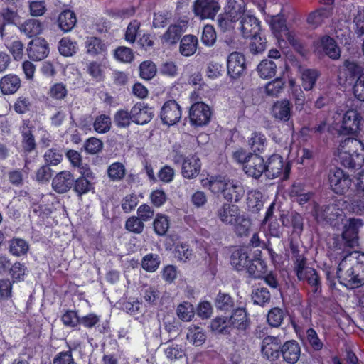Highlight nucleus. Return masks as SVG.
Returning <instances> with one entry per match:
<instances>
[{"instance_id":"37","label":"nucleus","mask_w":364,"mask_h":364,"mask_svg":"<svg viewBox=\"0 0 364 364\" xmlns=\"http://www.w3.org/2000/svg\"><path fill=\"white\" fill-rule=\"evenodd\" d=\"M186 338L193 345L200 346L205 341L206 336L202 328L192 325L188 329Z\"/></svg>"},{"instance_id":"58","label":"nucleus","mask_w":364,"mask_h":364,"mask_svg":"<svg viewBox=\"0 0 364 364\" xmlns=\"http://www.w3.org/2000/svg\"><path fill=\"white\" fill-rule=\"evenodd\" d=\"M131 122V111L129 112L125 109H119L114 115V122L119 128L128 127Z\"/></svg>"},{"instance_id":"41","label":"nucleus","mask_w":364,"mask_h":364,"mask_svg":"<svg viewBox=\"0 0 364 364\" xmlns=\"http://www.w3.org/2000/svg\"><path fill=\"white\" fill-rule=\"evenodd\" d=\"M242 187L233 181H228L223 194L224 198L228 201H238L242 196Z\"/></svg>"},{"instance_id":"3","label":"nucleus","mask_w":364,"mask_h":364,"mask_svg":"<svg viewBox=\"0 0 364 364\" xmlns=\"http://www.w3.org/2000/svg\"><path fill=\"white\" fill-rule=\"evenodd\" d=\"M355 188V193L344 200L345 208L352 213L364 215V170L358 173Z\"/></svg>"},{"instance_id":"20","label":"nucleus","mask_w":364,"mask_h":364,"mask_svg":"<svg viewBox=\"0 0 364 364\" xmlns=\"http://www.w3.org/2000/svg\"><path fill=\"white\" fill-rule=\"evenodd\" d=\"M280 355L284 361L287 363H296L301 355V348L299 343L294 340L286 341L281 347Z\"/></svg>"},{"instance_id":"48","label":"nucleus","mask_w":364,"mask_h":364,"mask_svg":"<svg viewBox=\"0 0 364 364\" xmlns=\"http://www.w3.org/2000/svg\"><path fill=\"white\" fill-rule=\"evenodd\" d=\"M286 313L285 311L279 307L271 309L267 316L268 323L272 327H279L284 321Z\"/></svg>"},{"instance_id":"44","label":"nucleus","mask_w":364,"mask_h":364,"mask_svg":"<svg viewBox=\"0 0 364 364\" xmlns=\"http://www.w3.org/2000/svg\"><path fill=\"white\" fill-rule=\"evenodd\" d=\"M154 230L159 236L165 235L169 229L170 221L166 215L158 213L153 223Z\"/></svg>"},{"instance_id":"56","label":"nucleus","mask_w":364,"mask_h":364,"mask_svg":"<svg viewBox=\"0 0 364 364\" xmlns=\"http://www.w3.org/2000/svg\"><path fill=\"white\" fill-rule=\"evenodd\" d=\"M270 26L272 31L278 38L283 37L282 34L288 30L284 18L280 16H274L272 18L270 21Z\"/></svg>"},{"instance_id":"47","label":"nucleus","mask_w":364,"mask_h":364,"mask_svg":"<svg viewBox=\"0 0 364 364\" xmlns=\"http://www.w3.org/2000/svg\"><path fill=\"white\" fill-rule=\"evenodd\" d=\"M277 65L270 60H263L257 66V71L262 78L266 79L275 75Z\"/></svg>"},{"instance_id":"36","label":"nucleus","mask_w":364,"mask_h":364,"mask_svg":"<svg viewBox=\"0 0 364 364\" xmlns=\"http://www.w3.org/2000/svg\"><path fill=\"white\" fill-rule=\"evenodd\" d=\"M75 14L70 10H65L58 16V26L62 31L68 32L72 30L76 23Z\"/></svg>"},{"instance_id":"42","label":"nucleus","mask_w":364,"mask_h":364,"mask_svg":"<svg viewBox=\"0 0 364 364\" xmlns=\"http://www.w3.org/2000/svg\"><path fill=\"white\" fill-rule=\"evenodd\" d=\"M247 143L250 149L253 152H260L264 151L266 146L267 139L264 134L255 132L251 134Z\"/></svg>"},{"instance_id":"23","label":"nucleus","mask_w":364,"mask_h":364,"mask_svg":"<svg viewBox=\"0 0 364 364\" xmlns=\"http://www.w3.org/2000/svg\"><path fill=\"white\" fill-rule=\"evenodd\" d=\"M200 168L201 163L200 159L197 156L193 155L186 157L183 160L181 173L186 178H195L200 173Z\"/></svg>"},{"instance_id":"60","label":"nucleus","mask_w":364,"mask_h":364,"mask_svg":"<svg viewBox=\"0 0 364 364\" xmlns=\"http://www.w3.org/2000/svg\"><path fill=\"white\" fill-rule=\"evenodd\" d=\"M144 227V223L138 216H131L125 223L126 230L135 234H141Z\"/></svg>"},{"instance_id":"62","label":"nucleus","mask_w":364,"mask_h":364,"mask_svg":"<svg viewBox=\"0 0 364 364\" xmlns=\"http://www.w3.org/2000/svg\"><path fill=\"white\" fill-rule=\"evenodd\" d=\"M353 15L355 32L358 36H362L364 34V8L358 7Z\"/></svg>"},{"instance_id":"7","label":"nucleus","mask_w":364,"mask_h":364,"mask_svg":"<svg viewBox=\"0 0 364 364\" xmlns=\"http://www.w3.org/2000/svg\"><path fill=\"white\" fill-rule=\"evenodd\" d=\"M211 115L210 107L203 102H195L189 110L190 122L197 127L206 125L210 122Z\"/></svg>"},{"instance_id":"2","label":"nucleus","mask_w":364,"mask_h":364,"mask_svg":"<svg viewBox=\"0 0 364 364\" xmlns=\"http://www.w3.org/2000/svg\"><path fill=\"white\" fill-rule=\"evenodd\" d=\"M291 250L293 254L294 271L297 279L299 281H306L312 288V292L318 296L321 292V284L317 272L314 268L307 266L306 258L299 254L297 247L291 245Z\"/></svg>"},{"instance_id":"15","label":"nucleus","mask_w":364,"mask_h":364,"mask_svg":"<svg viewBox=\"0 0 364 364\" xmlns=\"http://www.w3.org/2000/svg\"><path fill=\"white\" fill-rule=\"evenodd\" d=\"M132 122L137 124H146L149 122L153 117L154 112L144 102H138L131 109Z\"/></svg>"},{"instance_id":"14","label":"nucleus","mask_w":364,"mask_h":364,"mask_svg":"<svg viewBox=\"0 0 364 364\" xmlns=\"http://www.w3.org/2000/svg\"><path fill=\"white\" fill-rule=\"evenodd\" d=\"M240 30L244 38H248L259 34L260 21L254 16L243 14L240 17Z\"/></svg>"},{"instance_id":"13","label":"nucleus","mask_w":364,"mask_h":364,"mask_svg":"<svg viewBox=\"0 0 364 364\" xmlns=\"http://www.w3.org/2000/svg\"><path fill=\"white\" fill-rule=\"evenodd\" d=\"M362 75H364L363 68L357 62L349 59L345 60L338 69L339 77L343 76L346 81H350V83Z\"/></svg>"},{"instance_id":"6","label":"nucleus","mask_w":364,"mask_h":364,"mask_svg":"<svg viewBox=\"0 0 364 364\" xmlns=\"http://www.w3.org/2000/svg\"><path fill=\"white\" fill-rule=\"evenodd\" d=\"M362 225L363 221L359 218H350L344 224L342 240L345 247L354 248L358 246V230Z\"/></svg>"},{"instance_id":"57","label":"nucleus","mask_w":364,"mask_h":364,"mask_svg":"<svg viewBox=\"0 0 364 364\" xmlns=\"http://www.w3.org/2000/svg\"><path fill=\"white\" fill-rule=\"evenodd\" d=\"M329 16V11L321 8L309 14L307 18V22L312 26L316 27L321 24L326 18Z\"/></svg>"},{"instance_id":"4","label":"nucleus","mask_w":364,"mask_h":364,"mask_svg":"<svg viewBox=\"0 0 364 364\" xmlns=\"http://www.w3.org/2000/svg\"><path fill=\"white\" fill-rule=\"evenodd\" d=\"M345 203L344 200H338L316 209V219L318 221H326L332 225H336L337 220H342L344 217L343 207L345 208Z\"/></svg>"},{"instance_id":"16","label":"nucleus","mask_w":364,"mask_h":364,"mask_svg":"<svg viewBox=\"0 0 364 364\" xmlns=\"http://www.w3.org/2000/svg\"><path fill=\"white\" fill-rule=\"evenodd\" d=\"M227 68L231 77H239L246 68L245 56L237 52L230 53L227 60Z\"/></svg>"},{"instance_id":"35","label":"nucleus","mask_w":364,"mask_h":364,"mask_svg":"<svg viewBox=\"0 0 364 364\" xmlns=\"http://www.w3.org/2000/svg\"><path fill=\"white\" fill-rule=\"evenodd\" d=\"M22 136V146L26 152H31L36 148V141L34 136L32 134L31 127H29V122H24L21 128Z\"/></svg>"},{"instance_id":"64","label":"nucleus","mask_w":364,"mask_h":364,"mask_svg":"<svg viewBox=\"0 0 364 364\" xmlns=\"http://www.w3.org/2000/svg\"><path fill=\"white\" fill-rule=\"evenodd\" d=\"M250 38L251 42L249 46L250 52L255 55L262 53L266 48L265 39L262 38L259 34Z\"/></svg>"},{"instance_id":"24","label":"nucleus","mask_w":364,"mask_h":364,"mask_svg":"<svg viewBox=\"0 0 364 364\" xmlns=\"http://www.w3.org/2000/svg\"><path fill=\"white\" fill-rule=\"evenodd\" d=\"M219 219L226 224H235L240 219V210L237 205L225 203L217 211Z\"/></svg>"},{"instance_id":"63","label":"nucleus","mask_w":364,"mask_h":364,"mask_svg":"<svg viewBox=\"0 0 364 364\" xmlns=\"http://www.w3.org/2000/svg\"><path fill=\"white\" fill-rule=\"evenodd\" d=\"M43 156L48 166H56L60 164L63 159V154L60 153V150L55 148L48 149Z\"/></svg>"},{"instance_id":"29","label":"nucleus","mask_w":364,"mask_h":364,"mask_svg":"<svg viewBox=\"0 0 364 364\" xmlns=\"http://www.w3.org/2000/svg\"><path fill=\"white\" fill-rule=\"evenodd\" d=\"M250 259L245 248H239L235 250L230 257L232 266L237 270L241 271L245 269Z\"/></svg>"},{"instance_id":"51","label":"nucleus","mask_w":364,"mask_h":364,"mask_svg":"<svg viewBox=\"0 0 364 364\" xmlns=\"http://www.w3.org/2000/svg\"><path fill=\"white\" fill-rule=\"evenodd\" d=\"M77 50V43L68 38H63L58 44V50L64 56H72Z\"/></svg>"},{"instance_id":"33","label":"nucleus","mask_w":364,"mask_h":364,"mask_svg":"<svg viewBox=\"0 0 364 364\" xmlns=\"http://www.w3.org/2000/svg\"><path fill=\"white\" fill-rule=\"evenodd\" d=\"M198 38L193 35L184 36L180 43L179 51L183 56H191L193 55L198 46Z\"/></svg>"},{"instance_id":"34","label":"nucleus","mask_w":364,"mask_h":364,"mask_svg":"<svg viewBox=\"0 0 364 364\" xmlns=\"http://www.w3.org/2000/svg\"><path fill=\"white\" fill-rule=\"evenodd\" d=\"M320 42L323 51L330 58L336 60L340 58L341 50L333 38L324 36L321 38Z\"/></svg>"},{"instance_id":"61","label":"nucleus","mask_w":364,"mask_h":364,"mask_svg":"<svg viewBox=\"0 0 364 364\" xmlns=\"http://www.w3.org/2000/svg\"><path fill=\"white\" fill-rule=\"evenodd\" d=\"M140 76L144 80L152 79L156 73V67L151 61H144L139 65Z\"/></svg>"},{"instance_id":"45","label":"nucleus","mask_w":364,"mask_h":364,"mask_svg":"<svg viewBox=\"0 0 364 364\" xmlns=\"http://www.w3.org/2000/svg\"><path fill=\"white\" fill-rule=\"evenodd\" d=\"M107 172L108 177L111 181H120L125 176L126 168L123 164L120 162H114L109 166Z\"/></svg>"},{"instance_id":"31","label":"nucleus","mask_w":364,"mask_h":364,"mask_svg":"<svg viewBox=\"0 0 364 364\" xmlns=\"http://www.w3.org/2000/svg\"><path fill=\"white\" fill-rule=\"evenodd\" d=\"M29 244L24 239L14 237L9 241V252L15 257H21L27 254Z\"/></svg>"},{"instance_id":"18","label":"nucleus","mask_w":364,"mask_h":364,"mask_svg":"<svg viewBox=\"0 0 364 364\" xmlns=\"http://www.w3.org/2000/svg\"><path fill=\"white\" fill-rule=\"evenodd\" d=\"M362 117L355 109L347 110L342 119V129L346 134L355 133L360 129Z\"/></svg>"},{"instance_id":"59","label":"nucleus","mask_w":364,"mask_h":364,"mask_svg":"<svg viewBox=\"0 0 364 364\" xmlns=\"http://www.w3.org/2000/svg\"><path fill=\"white\" fill-rule=\"evenodd\" d=\"M68 93V90L62 82H57L53 85L48 91L49 96L55 100H64Z\"/></svg>"},{"instance_id":"52","label":"nucleus","mask_w":364,"mask_h":364,"mask_svg":"<svg viewBox=\"0 0 364 364\" xmlns=\"http://www.w3.org/2000/svg\"><path fill=\"white\" fill-rule=\"evenodd\" d=\"M159 264L160 258L156 254H148L141 260V267L149 272H155L159 268Z\"/></svg>"},{"instance_id":"17","label":"nucleus","mask_w":364,"mask_h":364,"mask_svg":"<svg viewBox=\"0 0 364 364\" xmlns=\"http://www.w3.org/2000/svg\"><path fill=\"white\" fill-rule=\"evenodd\" d=\"M74 176L69 171L58 173L52 180V188L58 193H67L73 186Z\"/></svg>"},{"instance_id":"55","label":"nucleus","mask_w":364,"mask_h":364,"mask_svg":"<svg viewBox=\"0 0 364 364\" xmlns=\"http://www.w3.org/2000/svg\"><path fill=\"white\" fill-rule=\"evenodd\" d=\"M72 188L78 196H82L83 194H85L90 191L92 184L87 178L82 175L77 179L74 178V183Z\"/></svg>"},{"instance_id":"21","label":"nucleus","mask_w":364,"mask_h":364,"mask_svg":"<svg viewBox=\"0 0 364 364\" xmlns=\"http://www.w3.org/2000/svg\"><path fill=\"white\" fill-rule=\"evenodd\" d=\"M228 318L232 331L236 329L239 331H245L250 326V319L245 308L233 309Z\"/></svg>"},{"instance_id":"11","label":"nucleus","mask_w":364,"mask_h":364,"mask_svg":"<svg viewBox=\"0 0 364 364\" xmlns=\"http://www.w3.org/2000/svg\"><path fill=\"white\" fill-rule=\"evenodd\" d=\"M281 340L276 336H266L262 342L261 352L267 359L274 361L280 356Z\"/></svg>"},{"instance_id":"5","label":"nucleus","mask_w":364,"mask_h":364,"mask_svg":"<svg viewBox=\"0 0 364 364\" xmlns=\"http://www.w3.org/2000/svg\"><path fill=\"white\" fill-rule=\"evenodd\" d=\"M290 171L289 164H285L283 158L279 154H273L265 162V175L268 178L274 179L283 175L288 177Z\"/></svg>"},{"instance_id":"8","label":"nucleus","mask_w":364,"mask_h":364,"mask_svg":"<svg viewBox=\"0 0 364 364\" xmlns=\"http://www.w3.org/2000/svg\"><path fill=\"white\" fill-rule=\"evenodd\" d=\"M329 183L334 193L339 195L346 193L350 188L352 181L349 176L341 169L336 168L330 172Z\"/></svg>"},{"instance_id":"9","label":"nucleus","mask_w":364,"mask_h":364,"mask_svg":"<svg viewBox=\"0 0 364 364\" xmlns=\"http://www.w3.org/2000/svg\"><path fill=\"white\" fill-rule=\"evenodd\" d=\"M220 9L217 0H196L193 12L201 19L213 18Z\"/></svg>"},{"instance_id":"46","label":"nucleus","mask_w":364,"mask_h":364,"mask_svg":"<svg viewBox=\"0 0 364 364\" xmlns=\"http://www.w3.org/2000/svg\"><path fill=\"white\" fill-rule=\"evenodd\" d=\"M319 77V73L316 70L306 69L301 73L302 87L306 90H311Z\"/></svg>"},{"instance_id":"10","label":"nucleus","mask_w":364,"mask_h":364,"mask_svg":"<svg viewBox=\"0 0 364 364\" xmlns=\"http://www.w3.org/2000/svg\"><path fill=\"white\" fill-rule=\"evenodd\" d=\"M161 119L164 124L173 125L181 118V109L175 100L166 101L161 107Z\"/></svg>"},{"instance_id":"43","label":"nucleus","mask_w":364,"mask_h":364,"mask_svg":"<svg viewBox=\"0 0 364 364\" xmlns=\"http://www.w3.org/2000/svg\"><path fill=\"white\" fill-rule=\"evenodd\" d=\"M215 305L217 309L222 311H229L235 309L233 299L229 294L225 293H218L215 301Z\"/></svg>"},{"instance_id":"40","label":"nucleus","mask_w":364,"mask_h":364,"mask_svg":"<svg viewBox=\"0 0 364 364\" xmlns=\"http://www.w3.org/2000/svg\"><path fill=\"white\" fill-rule=\"evenodd\" d=\"M247 205L252 213H258L263 207V195L259 191H250L247 194Z\"/></svg>"},{"instance_id":"19","label":"nucleus","mask_w":364,"mask_h":364,"mask_svg":"<svg viewBox=\"0 0 364 364\" xmlns=\"http://www.w3.org/2000/svg\"><path fill=\"white\" fill-rule=\"evenodd\" d=\"M243 170L247 175L259 178L263 173H265L264 159L258 154H252L249 157L247 164L244 165Z\"/></svg>"},{"instance_id":"49","label":"nucleus","mask_w":364,"mask_h":364,"mask_svg":"<svg viewBox=\"0 0 364 364\" xmlns=\"http://www.w3.org/2000/svg\"><path fill=\"white\" fill-rule=\"evenodd\" d=\"M251 297L255 304L263 306L269 302L271 294L267 288L258 287L252 291Z\"/></svg>"},{"instance_id":"50","label":"nucleus","mask_w":364,"mask_h":364,"mask_svg":"<svg viewBox=\"0 0 364 364\" xmlns=\"http://www.w3.org/2000/svg\"><path fill=\"white\" fill-rule=\"evenodd\" d=\"M87 52L91 55H96L104 52L106 49L105 46L101 40L96 37H89L85 41Z\"/></svg>"},{"instance_id":"30","label":"nucleus","mask_w":364,"mask_h":364,"mask_svg":"<svg viewBox=\"0 0 364 364\" xmlns=\"http://www.w3.org/2000/svg\"><path fill=\"white\" fill-rule=\"evenodd\" d=\"M252 278H261L266 273L267 266L264 260L255 257L250 260L245 269Z\"/></svg>"},{"instance_id":"38","label":"nucleus","mask_w":364,"mask_h":364,"mask_svg":"<svg viewBox=\"0 0 364 364\" xmlns=\"http://www.w3.org/2000/svg\"><path fill=\"white\" fill-rule=\"evenodd\" d=\"M210 328L216 333L229 335L232 331L228 317L218 316L212 320Z\"/></svg>"},{"instance_id":"25","label":"nucleus","mask_w":364,"mask_h":364,"mask_svg":"<svg viewBox=\"0 0 364 364\" xmlns=\"http://www.w3.org/2000/svg\"><path fill=\"white\" fill-rule=\"evenodd\" d=\"M364 152L363 143L354 138H346L343 140L338 148V154H341L342 158L346 157V154L355 155Z\"/></svg>"},{"instance_id":"32","label":"nucleus","mask_w":364,"mask_h":364,"mask_svg":"<svg viewBox=\"0 0 364 364\" xmlns=\"http://www.w3.org/2000/svg\"><path fill=\"white\" fill-rule=\"evenodd\" d=\"M20 31L28 38L40 34L42 31V23L37 19H28L18 26Z\"/></svg>"},{"instance_id":"26","label":"nucleus","mask_w":364,"mask_h":364,"mask_svg":"<svg viewBox=\"0 0 364 364\" xmlns=\"http://www.w3.org/2000/svg\"><path fill=\"white\" fill-rule=\"evenodd\" d=\"M292 105L288 100L277 101L272 107V114L275 119L286 122L291 115Z\"/></svg>"},{"instance_id":"27","label":"nucleus","mask_w":364,"mask_h":364,"mask_svg":"<svg viewBox=\"0 0 364 364\" xmlns=\"http://www.w3.org/2000/svg\"><path fill=\"white\" fill-rule=\"evenodd\" d=\"M21 87L20 78L13 74H9L0 80V90L4 95H12L18 91Z\"/></svg>"},{"instance_id":"12","label":"nucleus","mask_w":364,"mask_h":364,"mask_svg":"<svg viewBox=\"0 0 364 364\" xmlns=\"http://www.w3.org/2000/svg\"><path fill=\"white\" fill-rule=\"evenodd\" d=\"M27 53L32 60H41L49 53L48 43L42 38L33 39L28 45Z\"/></svg>"},{"instance_id":"53","label":"nucleus","mask_w":364,"mask_h":364,"mask_svg":"<svg viewBox=\"0 0 364 364\" xmlns=\"http://www.w3.org/2000/svg\"><path fill=\"white\" fill-rule=\"evenodd\" d=\"M228 181H225L221 177H211L205 183L203 186H208L209 189L215 194L225 193V190L227 186Z\"/></svg>"},{"instance_id":"1","label":"nucleus","mask_w":364,"mask_h":364,"mask_svg":"<svg viewBox=\"0 0 364 364\" xmlns=\"http://www.w3.org/2000/svg\"><path fill=\"white\" fill-rule=\"evenodd\" d=\"M341 246L336 245L333 250L335 257L341 258L336 272L337 277L348 289L360 287L364 284V253L348 252Z\"/></svg>"},{"instance_id":"28","label":"nucleus","mask_w":364,"mask_h":364,"mask_svg":"<svg viewBox=\"0 0 364 364\" xmlns=\"http://www.w3.org/2000/svg\"><path fill=\"white\" fill-rule=\"evenodd\" d=\"M185 24L181 23L171 25L161 37L162 43L169 45L176 43L185 32Z\"/></svg>"},{"instance_id":"54","label":"nucleus","mask_w":364,"mask_h":364,"mask_svg":"<svg viewBox=\"0 0 364 364\" xmlns=\"http://www.w3.org/2000/svg\"><path fill=\"white\" fill-rule=\"evenodd\" d=\"M111 118L105 114L97 117L93 124L94 129L100 134L109 132L111 129Z\"/></svg>"},{"instance_id":"22","label":"nucleus","mask_w":364,"mask_h":364,"mask_svg":"<svg viewBox=\"0 0 364 364\" xmlns=\"http://www.w3.org/2000/svg\"><path fill=\"white\" fill-rule=\"evenodd\" d=\"M275 203H272L266 211L265 217L262 220V225L264 226L267 223V233L274 237H280L282 235L280 225L274 215Z\"/></svg>"},{"instance_id":"39","label":"nucleus","mask_w":364,"mask_h":364,"mask_svg":"<svg viewBox=\"0 0 364 364\" xmlns=\"http://www.w3.org/2000/svg\"><path fill=\"white\" fill-rule=\"evenodd\" d=\"M341 164L349 168H360L364 164V152H360L355 155L347 154L346 157L342 158L341 154H338Z\"/></svg>"}]
</instances>
